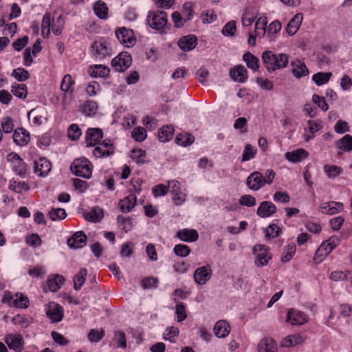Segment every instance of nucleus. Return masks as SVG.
Returning a JSON list of instances; mask_svg holds the SVG:
<instances>
[{
  "instance_id": "nucleus-46",
  "label": "nucleus",
  "mask_w": 352,
  "mask_h": 352,
  "mask_svg": "<svg viewBox=\"0 0 352 352\" xmlns=\"http://www.w3.org/2000/svg\"><path fill=\"white\" fill-rule=\"evenodd\" d=\"M11 92L16 97L25 98L27 96V87L23 84L14 83L12 86Z\"/></svg>"
},
{
  "instance_id": "nucleus-10",
  "label": "nucleus",
  "mask_w": 352,
  "mask_h": 352,
  "mask_svg": "<svg viewBox=\"0 0 352 352\" xmlns=\"http://www.w3.org/2000/svg\"><path fill=\"white\" fill-rule=\"evenodd\" d=\"M4 341L8 348L16 352L23 350L24 340L20 334H9L4 338Z\"/></svg>"
},
{
  "instance_id": "nucleus-26",
  "label": "nucleus",
  "mask_w": 352,
  "mask_h": 352,
  "mask_svg": "<svg viewBox=\"0 0 352 352\" xmlns=\"http://www.w3.org/2000/svg\"><path fill=\"white\" fill-rule=\"evenodd\" d=\"M103 133L100 129H89L86 134V142L89 146L98 144L102 138Z\"/></svg>"
},
{
  "instance_id": "nucleus-50",
  "label": "nucleus",
  "mask_w": 352,
  "mask_h": 352,
  "mask_svg": "<svg viewBox=\"0 0 352 352\" xmlns=\"http://www.w3.org/2000/svg\"><path fill=\"white\" fill-rule=\"evenodd\" d=\"M324 171L329 177L334 178L342 173V169L338 166L326 164L324 166Z\"/></svg>"
},
{
  "instance_id": "nucleus-14",
  "label": "nucleus",
  "mask_w": 352,
  "mask_h": 352,
  "mask_svg": "<svg viewBox=\"0 0 352 352\" xmlns=\"http://www.w3.org/2000/svg\"><path fill=\"white\" fill-rule=\"evenodd\" d=\"M212 276V270L209 265L198 267L194 274L195 281L199 285H204Z\"/></svg>"
},
{
  "instance_id": "nucleus-17",
  "label": "nucleus",
  "mask_w": 352,
  "mask_h": 352,
  "mask_svg": "<svg viewBox=\"0 0 352 352\" xmlns=\"http://www.w3.org/2000/svg\"><path fill=\"white\" fill-rule=\"evenodd\" d=\"M51 168V163L46 158L41 157L34 162V171L38 176L47 175Z\"/></svg>"
},
{
  "instance_id": "nucleus-48",
  "label": "nucleus",
  "mask_w": 352,
  "mask_h": 352,
  "mask_svg": "<svg viewBox=\"0 0 352 352\" xmlns=\"http://www.w3.org/2000/svg\"><path fill=\"white\" fill-rule=\"evenodd\" d=\"M45 314L52 322H60L63 317L62 309H46Z\"/></svg>"
},
{
  "instance_id": "nucleus-11",
  "label": "nucleus",
  "mask_w": 352,
  "mask_h": 352,
  "mask_svg": "<svg viewBox=\"0 0 352 352\" xmlns=\"http://www.w3.org/2000/svg\"><path fill=\"white\" fill-rule=\"evenodd\" d=\"M65 278L63 276L54 274L48 277L46 283L43 285V289L45 292H55L58 291L63 285Z\"/></svg>"
},
{
  "instance_id": "nucleus-32",
  "label": "nucleus",
  "mask_w": 352,
  "mask_h": 352,
  "mask_svg": "<svg viewBox=\"0 0 352 352\" xmlns=\"http://www.w3.org/2000/svg\"><path fill=\"white\" fill-rule=\"evenodd\" d=\"M214 332L218 338H226L230 333V326L226 320H219L214 327Z\"/></svg>"
},
{
  "instance_id": "nucleus-38",
  "label": "nucleus",
  "mask_w": 352,
  "mask_h": 352,
  "mask_svg": "<svg viewBox=\"0 0 352 352\" xmlns=\"http://www.w3.org/2000/svg\"><path fill=\"white\" fill-rule=\"evenodd\" d=\"M174 129L170 126L162 127L158 133V138L162 142L169 141L173 136Z\"/></svg>"
},
{
  "instance_id": "nucleus-23",
  "label": "nucleus",
  "mask_w": 352,
  "mask_h": 352,
  "mask_svg": "<svg viewBox=\"0 0 352 352\" xmlns=\"http://www.w3.org/2000/svg\"><path fill=\"white\" fill-rule=\"evenodd\" d=\"M197 45V38L194 35H188L181 38L178 41V45L183 51H191Z\"/></svg>"
},
{
  "instance_id": "nucleus-30",
  "label": "nucleus",
  "mask_w": 352,
  "mask_h": 352,
  "mask_svg": "<svg viewBox=\"0 0 352 352\" xmlns=\"http://www.w3.org/2000/svg\"><path fill=\"white\" fill-rule=\"evenodd\" d=\"M277 349L275 341L270 338L261 340L258 345V352H277Z\"/></svg>"
},
{
  "instance_id": "nucleus-12",
  "label": "nucleus",
  "mask_w": 352,
  "mask_h": 352,
  "mask_svg": "<svg viewBox=\"0 0 352 352\" xmlns=\"http://www.w3.org/2000/svg\"><path fill=\"white\" fill-rule=\"evenodd\" d=\"M253 251L255 252H259L254 261L258 267L266 265L272 258L271 254L267 252V248L263 245H254Z\"/></svg>"
},
{
  "instance_id": "nucleus-42",
  "label": "nucleus",
  "mask_w": 352,
  "mask_h": 352,
  "mask_svg": "<svg viewBox=\"0 0 352 352\" xmlns=\"http://www.w3.org/2000/svg\"><path fill=\"white\" fill-rule=\"evenodd\" d=\"M51 28V14L46 12L43 17L41 23V33L44 37H48Z\"/></svg>"
},
{
  "instance_id": "nucleus-54",
  "label": "nucleus",
  "mask_w": 352,
  "mask_h": 352,
  "mask_svg": "<svg viewBox=\"0 0 352 352\" xmlns=\"http://www.w3.org/2000/svg\"><path fill=\"white\" fill-rule=\"evenodd\" d=\"M97 104L93 100H87L82 105V112L87 115L90 116L94 114L97 110Z\"/></svg>"
},
{
  "instance_id": "nucleus-37",
  "label": "nucleus",
  "mask_w": 352,
  "mask_h": 352,
  "mask_svg": "<svg viewBox=\"0 0 352 352\" xmlns=\"http://www.w3.org/2000/svg\"><path fill=\"white\" fill-rule=\"evenodd\" d=\"M243 60L246 63L248 68L256 71L258 69L259 60L257 57L252 54L250 52H246L243 56Z\"/></svg>"
},
{
  "instance_id": "nucleus-3",
  "label": "nucleus",
  "mask_w": 352,
  "mask_h": 352,
  "mask_svg": "<svg viewBox=\"0 0 352 352\" xmlns=\"http://www.w3.org/2000/svg\"><path fill=\"white\" fill-rule=\"evenodd\" d=\"M340 242V238L337 236H332L322 242L315 253L314 261L316 263H321L339 245Z\"/></svg>"
},
{
  "instance_id": "nucleus-4",
  "label": "nucleus",
  "mask_w": 352,
  "mask_h": 352,
  "mask_svg": "<svg viewBox=\"0 0 352 352\" xmlns=\"http://www.w3.org/2000/svg\"><path fill=\"white\" fill-rule=\"evenodd\" d=\"M91 53L95 59L102 60L109 58L112 55L113 50L110 43L101 38L92 43Z\"/></svg>"
},
{
  "instance_id": "nucleus-2",
  "label": "nucleus",
  "mask_w": 352,
  "mask_h": 352,
  "mask_svg": "<svg viewBox=\"0 0 352 352\" xmlns=\"http://www.w3.org/2000/svg\"><path fill=\"white\" fill-rule=\"evenodd\" d=\"M340 242V238L337 236H332L322 242L315 253L314 261L316 263H321L339 245Z\"/></svg>"
},
{
  "instance_id": "nucleus-47",
  "label": "nucleus",
  "mask_w": 352,
  "mask_h": 352,
  "mask_svg": "<svg viewBox=\"0 0 352 352\" xmlns=\"http://www.w3.org/2000/svg\"><path fill=\"white\" fill-rule=\"evenodd\" d=\"M193 141L194 137L190 133H181L175 138V142L183 146L191 144Z\"/></svg>"
},
{
  "instance_id": "nucleus-55",
  "label": "nucleus",
  "mask_w": 352,
  "mask_h": 352,
  "mask_svg": "<svg viewBox=\"0 0 352 352\" xmlns=\"http://www.w3.org/2000/svg\"><path fill=\"white\" fill-rule=\"evenodd\" d=\"M217 16L213 10H207L201 14L203 23H210L217 19Z\"/></svg>"
},
{
  "instance_id": "nucleus-61",
  "label": "nucleus",
  "mask_w": 352,
  "mask_h": 352,
  "mask_svg": "<svg viewBox=\"0 0 352 352\" xmlns=\"http://www.w3.org/2000/svg\"><path fill=\"white\" fill-rule=\"evenodd\" d=\"M132 137L137 142H142L146 138V131L143 127H136L132 131Z\"/></svg>"
},
{
  "instance_id": "nucleus-25",
  "label": "nucleus",
  "mask_w": 352,
  "mask_h": 352,
  "mask_svg": "<svg viewBox=\"0 0 352 352\" xmlns=\"http://www.w3.org/2000/svg\"><path fill=\"white\" fill-rule=\"evenodd\" d=\"M30 139L29 133L24 129L18 128L15 129L13 134V140L16 145L25 146L30 142Z\"/></svg>"
},
{
  "instance_id": "nucleus-16",
  "label": "nucleus",
  "mask_w": 352,
  "mask_h": 352,
  "mask_svg": "<svg viewBox=\"0 0 352 352\" xmlns=\"http://www.w3.org/2000/svg\"><path fill=\"white\" fill-rule=\"evenodd\" d=\"M246 185L252 190H260L264 186L263 173L259 171L252 173L246 179Z\"/></svg>"
},
{
  "instance_id": "nucleus-36",
  "label": "nucleus",
  "mask_w": 352,
  "mask_h": 352,
  "mask_svg": "<svg viewBox=\"0 0 352 352\" xmlns=\"http://www.w3.org/2000/svg\"><path fill=\"white\" fill-rule=\"evenodd\" d=\"M104 214L101 208L96 207L85 214L86 220L91 222H98L103 218Z\"/></svg>"
},
{
  "instance_id": "nucleus-53",
  "label": "nucleus",
  "mask_w": 352,
  "mask_h": 352,
  "mask_svg": "<svg viewBox=\"0 0 352 352\" xmlns=\"http://www.w3.org/2000/svg\"><path fill=\"white\" fill-rule=\"evenodd\" d=\"M12 75L18 81H24L30 78L29 72L22 67H18L14 69Z\"/></svg>"
},
{
  "instance_id": "nucleus-60",
  "label": "nucleus",
  "mask_w": 352,
  "mask_h": 352,
  "mask_svg": "<svg viewBox=\"0 0 352 352\" xmlns=\"http://www.w3.org/2000/svg\"><path fill=\"white\" fill-rule=\"evenodd\" d=\"M296 252V246L294 244H289L285 248V252L283 253L281 260L283 262L289 261L293 257Z\"/></svg>"
},
{
  "instance_id": "nucleus-35",
  "label": "nucleus",
  "mask_w": 352,
  "mask_h": 352,
  "mask_svg": "<svg viewBox=\"0 0 352 352\" xmlns=\"http://www.w3.org/2000/svg\"><path fill=\"white\" fill-rule=\"evenodd\" d=\"M304 338L299 334L289 335L281 342V346L283 347H293L301 344Z\"/></svg>"
},
{
  "instance_id": "nucleus-39",
  "label": "nucleus",
  "mask_w": 352,
  "mask_h": 352,
  "mask_svg": "<svg viewBox=\"0 0 352 352\" xmlns=\"http://www.w3.org/2000/svg\"><path fill=\"white\" fill-rule=\"evenodd\" d=\"M87 274V270L85 268H81L80 270L74 276V289L76 290H79L84 285L86 280Z\"/></svg>"
},
{
  "instance_id": "nucleus-7",
  "label": "nucleus",
  "mask_w": 352,
  "mask_h": 352,
  "mask_svg": "<svg viewBox=\"0 0 352 352\" xmlns=\"http://www.w3.org/2000/svg\"><path fill=\"white\" fill-rule=\"evenodd\" d=\"M147 23L153 29L162 30L167 23V14L164 11L151 12L147 16Z\"/></svg>"
},
{
  "instance_id": "nucleus-57",
  "label": "nucleus",
  "mask_w": 352,
  "mask_h": 352,
  "mask_svg": "<svg viewBox=\"0 0 352 352\" xmlns=\"http://www.w3.org/2000/svg\"><path fill=\"white\" fill-rule=\"evenodd\" d=\"M174 253L181 257H186L190 252V248L184 244L175 245L173 249Z\"/></svg>"
},
{
  "instance_id": "nucleus-40",
  "label": "nucleus",
  "mask_w": 352,
  "mask_h": 352,
  "mask_svg": "<svg viewBox=\"0 0 352 352\" xmlns=\"http://www.w3.org/2000/svg\"><path fill=\"white\" fill-rule=\"evenodd\" d=\"M281 30V24L278 21L272 22L266 30V34L271 41H274L277 33Z\"/></svg>"
},
{
  "instance_id": "nucleus-6",
  "label": "nucleus",
  "mask_w": 352,
  "mask_h": 352,
  "mask_svg": "<svg viewBox=\"0 0 352 352\" xmlns=\"http://www.w3.org/2000/svg\"><path fill=\"white\" fill-rule=\"evenodd\" d=\"M2 302H8L10 306L13 305L15 308H28L30 305L29 299L26 296L21 293L13 295L10 292H5Z\"/></svg>"
},
{
  "instance_id": "nucleus-58",
  "label": "nucleus",
  "mask_w": 352,
  "mask_h": 352,
  "mask_svg": "<svg viewBox=\"0 0 352 352\" xmlns=\"http://www.w3.org/2000/svg\"><path fill=\"white\" fill-rule=\"evenodd\" d=\"M236 31V23L234 21H230L227 23L222 29V34L226 36H234Z\"/></svg>"
},
{
  "instance_id": "nucleus-21",
  "label": "nucleus",
  "mask_w": 352,
  "mask_h": 352,
  "mask_svg": "<svg viewBox=\"0 0 352 352\" xmlns=\"http://www.w3.org/2000/svg\"><path fill=\"white\" fill-rule=\"evenodd\" d=\"M276 212V206L271 201H265L261 203L256 213L259 217L266 218L272 216Z\"/></svg>"
},
{
  "instance_id": "nucleus-51",
  "label": "nucleus",
  "mask_w": 352,
  "mask_h": 352,
  "mask_svg": "<svg viewBox=\"0 0 352 352\" xmlns=\"http://www.w3.org/2000/svg\"><path fill=\"white\" fill-rule=\"evenodd\" d=\"M257 150L255 147L252 146L251 144H247L244 148L243 155H242V161L246 162L249 161L251 159L254 158Z\"/></svg>"
},
{
  "instance_id": "nucleus-45",
  "label": "nucleus",
  "mask_w": 352,
  "mask_h": 352,
  "mask_svg": "<svg viewBox=\"0 0 352 352\" xmlns=\"http://www.w3.org/2000/svg\"><path fill=\"white\" fill-rule=\"evenodd\" d=\"M28 184L23 181L12 180L9 184V189L17 193H21L28 190Z\"/></svg>"
},
{
  "instance_id": "nucleus-44",
  "label": "nucleus",
  "mask_w": 352,
  "mask_h": 352,
  "mask_svg": "<svg viewBox=\"0 0 352 352\" xmlns=\"http://www.w3.org/2000/svg\"><path fill=\"white\" fill-rule=\"evenodd\" d=\"M104 336V331L102 329H91L87 334V339L90 342H98Z\"/></svg>"
},
{
  "instance_id": "nucleus-49",
  "label": "nucleus",
  "mask_w": 352,
  "mask_h": 352,
  "mask_svg": "<svg viewBox=\"0 0 352 352\" xmlns=\"http://www.w3.org/2000/svg\"><path fill=\"white\" fill-rule=\"evenodd\" d=\"M267 24V19L266 17H260L255 23L254 33L257 35H260L261 30L262 36L266 34V26Z\"/></svg>"
},
{
  "instance_id": "nucleus-27",
  "label": "nucleus",
  "mask_w": 352,
  "mask_h": 352,
  "mask_svg": "<svg viewBox=\"0 0 352 352\" xmlns=\"http://www.w3.org/2000/svg\"><path fill=\"white\" fill-rule=\"evenodd\" d=\"M302 14L301 13H297L292 18L286 27V32L289 35L293 36L297 32L302 23Z\"/></svg>"
},
{
  "instance_id": "nucleus-59",
  "label": "nucleus",
  "mask_w": 352,
  "mask_h": 352,
  "mask_svg": "<svg viewBox=\"0 0 352 352\" xmlns=\"http://www.w3.org/2000/svg\"><path fill=\"white\" fill-rule=\"evenodd\" d=\"M74 84V81L73 80L72 76L66 74L64 76L61 81L60 89L64 92H68Z\"/></svg>"
},
{
  "instance_id": "nucleus-24",
  "label": "nucleus",
  "mask_w": 352,
  "mask_h": 352,
  "mask_svg": "<svg viewBox=\"0 0 352 352\" xmlns=\"http://www.w3.org/2000/svg\"><path fill=\"white\" fill-rule=\"evenodd\" d=\"M292 73L295 77L300 78L309 74V69L305 64L299 59L292 61Z\"/></svg>"
},
{
  "instance_id": "nucleus-64",
  "label": "nucleus",
  "mask_w": 352,
  "mask_h": 352,
  "mask_svg": "<svg viewBox=\"0 0 352 352\" xmlns=\"http://www.w3.org/2000/svg\"><path fill=\"white\" fill-rule=\"evenodd\" d=\"M312 100L322 111H327L329 109V105L324 97L320 96L317 94H314L312 96Z\"/></svg>"
},
{
  "instance_id": "nucleus-33",
  "label": "nucleus",
  "mask_w": 352,
  "mask_h": 352,
  "mask_svg": "<svg viewBox=\"0 0 352 352\" xmlns=\"http://www.w3.org/2000/svg\"><path fill=\"white\" fill-rule=\"evenodd\" d=\"M95 14L100 19H106L108 17V8L107 4L101 1H97L93 6Z\"/></svg>"
},
{
  "instance_id": "nucleus-13",
  "label": "nucleus",
  "mask_w": 352,
  "mask_h": 352,
  "mask_svg": "<svg viewBox=\"0 0 352 352\" xmlns=\"http://www.w3.org/2000/svg\"><path fill=\"white\" fill-rule=\"evenodd\" d=\"M307 320V315L299 309H289L286 322L292 325H300Z\"/></svg>"
},
{
  "instance_id": "nucleus-5",
  "label": "nucleus",
  "mask_w": 352,
  "mask_h": 352,
  "mask_svg": "<svg viewBox=\"0 0 352 352\" xmlns=\"http://www.w3.org/2000/svg\"><path fill=\"white\" fill-rule=\"evenodd\" d=\"M92 167L91 163L86 158H78L73 162L70 169L76 176L89 179L92 175Z\"/></svg>"
},
{
  "instance_id": "nucleus-28",
  "label": "nucleus",
  "mask_w": 352,
  "mask_h": 352,
  "mask_svg": "<svg viewBox=\"0 0 352 352\" xmlns=\"http://www.w3.org/2000/svg\"><path fill=\"white\" fill-rule=\"evenodd\" d=\"M176 236L185 242H194L199 238L198 232L193 229H182L177 232Z\"/></svg>"
},
{
  "instance_id": "nucleus-62",
  "label": "nucleus",
  "mask_w": 352,
  "mask_h": 352,
  "mask_svg": "<svg viewBox=\"0 0 352 352\" xmlns=\"http://www.w3.org/2000/svg\"><path fill=\"white\" fill-rule=\"evenodd\" d=\"M239 204L241 206H245L248 207H253L256 204V198L250 195H245L241 197L239 199Z\"/></svg>"
},
{
  "instance_id": "nucleus-34",
  "label": "nucleus",
  "mask_w": 352,
  "mask_h": 352,
  "mask_svg": "<svg viewBox=\"0 0 352 352\" xmlns=\"http://www.w3.org/2000/svg\"><path fill=\"white\" fill-rule=\"evenodd\" d=\"M336 146L342 152H351L352 151V135H345L336 142Z\"/></svg>"
},
{
  "instance_id": "nucleus-9",
  "label": "nucleus",
  "mask_w": 352,
  "mask_h": 352,
  "mask_svg": "<svg viewBox=\"0 0 352 352\" xmlns=\"http://www.w3.org/2000/svg\"><path fill=\"white\" fill-rule=\"evenodd\" d=\"M116 35L120 43L126 47L133 46L135 43V38L133 32L124 27L118 28L116 31Z\"/></svg>"
},
{
  "instance_id": "nucleus-43",
  "label": "nucleus",
  "mask_w": 352,
  "mask_h": 352,
  "mask_svg": "<svg viewBox=\"0 0 352 352\" xmlns=\"http://www.w3.org/2000/svg\"><path fill=\"white\" fill-rule=\"evenodd\" d=\"M331 76V72H318L313 75L312 80L318 86H321L327 83Z\"/></svg>"
},
{
  "instance_id": "nucleus-20",
  "label": "nucleus",
  "mask_w": 352,
  "mask_h": 352,
  "mask_svg": "<svg viewBox=\"0 0 352 352\" xmlns=\"http://www.w3.org/2000/svg\"><path fill=\"white\" fill-rule=\"evenodd\" d=\"M230 78L239 82H244L248 79L247 70L244 66L239 65L231 68L230 70Z\"/></svg>"
},
{
  "instance_id": "nucleus-52",
  "label": "nucleus",
  "mask_w": 352,
  "mask_h": 352,
  "mask_svg": "<svg viewBox=\"0 0 352 352\" xmlns=\"http://www.w3.org/2000/svg\"><path fill=\"white\" fill-rule=\"evenodd\" d=\"M67 216L63 208H52L49 212V217L52 221L64 219Z\"/></svg>"
},
{
  "instance_id": "nucleus-22",
  "label": "nucleus",
  "mask_w": 352,
  "mask_h": 352,
  "mask_svg": "<svg viewBox=\"0 0 352 352\" xmlns=\"http://www.w3.org/2000/svg\"><path fill=\"white\" fill-rule=\"evenodd\" d=\"M309 155L308 152L304 148H298L285 153V159L292 163L300 162L306 159Z\"/></svg>"
},
{
  "instance_id": "nucleus-56",
  "label": "nucleus",
  "mask_w": 352,
  "mask_h": 352,
  "mask_svg": "<svg viewBox=\"0 0 352 352\" xmlns=\"http://www.w3.org/2000/svg\"><path fill=\"white\" fill-rule=\"evenodd\" d=\"M281 229L276 224L270 225L265 230V237L274 239L279 236Z\"/></svg>"
},
{
  "instance_id": "nucleus-31",
  "label": "nucleus",
  "mask_w": 352,
  "mask_h": 352,
  "mask_svg": "<svg viewBox=\"0 0 352 352\" xmlns=\"http://www.w3.org/2000/svg\"><path fill=\"white\" fill-rule=\"evenodd\" d=\"M91 76L94 78H104L109 75L110 69L108 67L102 65H95L91 66L88 70Z\"/></svg>"
},
{
  "instance_id": "nucleus-63",
  "label": "nucleus",
  "mask_w": 352,
  "mask_h": 352,
  "mask_svg": "<svg viewBox=\"0 0 352 352\" xmlns=\"http://www.w3.org/2000/svg\"><path fill=\"white\" fill-rule=\"evenodd\" d=\"M81 135V130L77 124H73L68 129V137L72 140H78Z\"/></svg>"
},
{
  "instance_id": "nucleus-8",
  "label": "nucleus",
  "mask_w": 352,
  "mask_h": 352,
  "mask_svg": "<svg viewBox=\"0 0 352 352\" xmlns=\"http://www.w3.org/2000/svg\"><path fill=\"white\" fill-rule=\"evenodd\" d=\"M131 60V56L128 52H120L111 60V66L117 72H124L130 67Z\"/></svg>"
},
{
  "instance_id": "nucleus-18",
  "label": "nucleus",
  "mask_w": 352,
  "mask_h": 352,
  "mask_svg": "<svg viewBox=\"0 0 352 352\" xmlns=\"http://www.w3.org/2000/svg\"><path fill=\"white\" fill-rule=\"evenodd\" d=\"M113 149L111 141L105 140L94 149L93 154L96 157L108 156L113 153Z\"/></svg>"
},
{
  "instance_id": "nucleus-41",
  "label": "nucleus",
  "mask_w": 352,
  "mask_h": 352,
  "mask_svg": "<svg viewBox=\"0 0 352 352\" xmlns=\"http://www.w3.org/2000/svg\"><path fill=\"white\" fill-rule=\"evenodd\" d=\"M12 320L14 324L18 325L21 328L28 327L32 322L31 317L20 314H17L14 316Z\"/></svg>"
},
{
  "instance_id": "nucleus-29",
  "label": "nucleus",
  "mask_w": 352,
  "mask_h": 352,
  "mask_svg": "<svg viewBox=\"0 0 352 352\" xmlns=\"http://www.w3.org/2000/svg\"><path fill=\"white\" fill-rule=\"evenodd\" d=\"M137 197L131 194L119 201V206L122 212H129L136 205Z\"/></svg>"
},
{
  "instance_id": "nucleus-1",
  "label": "nucleus",
  "mask_w": 352,
  "mask_h": 352,
  "mask_svg": "<svg viewBox=\"0 0 352 352\" xmlns=\"http://www.w3.org/2000/svg\"><path fill=\"white\" fill-rule=\"evenodd\" d=\"M262 60L270 72L285 68L289 63V56L286 54H275L272 51H265L262 54Z\"/></svg>"
},
{
  "instance_id": "nucleus-19",
  "label": "nucleus",
  "mask_w": 352,
  "mask_h": 352,
  "mask_svg": "<svg viewBox=\"0 0 352 352\" xmlns=\"http://www.w3.org/2000/svg\"><path fill=\"white\" fill-rule=\"evenodd\" d=\"M87 236L83 232H76L67 240V245L70 248H81L86 245Z\"/></svg>"
},
{
  "instance_id": "nucleus-15",
  "label": "nucleus",
  "mask_w": 352,
  "mask_h": 352,
  "mask_svg": "<svg viewBox=\"0 0 352 352\" xmlns=\"http://www.w3.org/2000/svg\"><path fill=\"white\" fill-rule=\"evenodd\" d=\"M344 209V205L338 201H327L322 204L319 207V210L322 214L333 215L337 214Z\"/></svg>"
}]
</instances>
